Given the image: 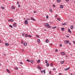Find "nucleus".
<instances>
[{"label": "nucleus", "mask_w": 75, "mask_h": 75, "mask_svg": "<svg viewBox=\"0 0 75 75\" xmlns=\"http://www.w3.org/2000/svg\"><path fill=\"white\" fill-rule=\"evenodd\" d=\"M45 26H46V27H47V28H51V26H50L48 23H46L45 24Z\"/></svg>", "instance_id": "obj_1"}, {"label": "nucleus", "mask_w": 75, "mask_h": 75, "mask_svg": "<svg viewBox=\"0 0 75 75\" xmlns=\"http://www.w3.org/2000/svg\"><path fill=\"white\" fill-rule=\"evenodd\" d=\"M24 23L25 24H28V22L27 20H25L24 21Z\"/></svg>", "instance_id": "obj_2"}, {"label": "nucleus", "mask_w": 75, "mask_h": 75, "mask_svg": "<svg viewBox=\"0 0 75 75\" xmlns=\"http://www.w3.org/2000/svg\"><path fill=\"white\" fill-rule=\"evenodd\" d=\"M61 55H65V53L64 52H61Z\"/></svg>", "instance_id": "obj_3"}, {"label": "nucleus", "mask_w": 75, "mask_h": 75, "mask_svg": "<svg viewBox=\"0 0 75 75\" xmlns=\"http://www.w3.org/2000/svg\"><path fill=\"white\" fill-rule=\"evenodd\" d=\"M69 69H70V67H69L68 68H65L64 69V70H65V71H68V70H69Z\"/></svg>", "instance_id": "obj_4"}, {"label": "nucleus", "mask_w": 75, "mask_h": 75, "mask_svg": "<svg viewBox=\"0 0 75 75\" xmlns=\"http://www.w3.org/2000/svg\"><path fill=\"white\" fill-rule=\"evenodd\" d=\"M16 23H15L13 24V26L14 27H16Z\"/></svg>", "instance_id": "obj_5"}, {"label": "nucleus", "mask_w": 75, "mask_h": 75, "mask_svg": "<svg viewBox=\"0 0 75 75\" xmlns=\"http://www.w3.org/2000/svg\"><path fill=\"white\" fill-rule=\"evenodd\" d=\"M69 41L68 40H66L64 42L65 44H68Z\"/></svg>", "instance_id": "obj_6"}, {"label": "nucleus", "mask_w": 75, "mask_h": 75, "mask_svg": "<svg viewBox=\"0 0 75 75\" xmlns=\"http://www.w3.org/2000/svg\"><path fill=\"white\" fill-rule=\"evenodd\" d=\"M11 8L12 10H14L16 8V7H14V6H12L11 7Z\"/></svg>", "instance_id": "obj_7"}, {"label": "nucleus", "mask_w": 75, "mask_h": 75, "mask_svg": "<svg viewBox=\"0 0 75 75\" xmlns=\"http://www.w3.org/2000/svg\"><path fill=\"white\" fill-rule=\"evenodd\" d=\"M6 71H7V72L10 74V70H9L8 69H6Z\"/></svg>", "instance_id": "obj_8"}, {"label": "nucleus", "mask_w": 75, "mask_h": 75, "mask_svg": "<svg viewBox=\"0 0 75 75\" xmlns=\"http://www.w3.org/2000/svg\"><path fill=\"white\" fill-rule=\"evenodd\" d=\"M45 42L47 43H48V42H49V40H48V39H47L46 40Z\"/></svg>", "instance_id": "obj_9"}, {"label": "nucleus", "mask_w": 75, "mask_h": 75, "mask_svg": "<svg viewBox=\"0 0 75 75\" xmlns=\"http://www.w3.org/2000/svg\"><path fill=\"white\" fill-rule=\"evenodd\" d=\"M5 44L6 46H8V45H9V44H8V43H6Z\"/></svg>", "instance_id": "obj_10"}, {"label": "nucleus", "mask_w": 75, "mask_h": 75, "mask_svg": "<svg viewBox=\"0 0 75 75\" xmlns=\"http://www.w3.org/2000/svg\"><path fill=\"white\" fill-rule=\"evenodd\" d=\"M31 20H33V21H35V19H34V18H33V17H32L31 18Z\"/></svg>", "instance_id": "obj_11"}, {"label": "nucleus", "mask_w": 75, "mask_h": 75, "mask_svg": "<svg viewBox=\"0 0 75 75\" xmlns=\"http://www.w3.org/2000/svg\"><path fill=\"white\" fill-rule=\"evenodd\" d=\"M38 69H40V70H41V67H40V66H38Z\"/></svg>", "instance_id": "obj_12"}, {"label": "nucleus", "mask_w": 75, "mask_h": 75, "mask_svg": "<svg viewBox=\"0 0 75 75\" xmlns=\"http://www.w3.org/2000/svg\"><path fill=\"white\" fill-rule=\"evenodd\" d=\"M68 31L70 33H71V30L69 28L68 29Z\"/></svg>", "instance_id": "obj_13"}, {"label": "nucleus", "mask_w": 75, "mask_h": 75, "mask_svg": "<svg viewBox=\"0 0 75 75\" xmlns=\"http://www.w3.org/2000/svg\"><path fill=\"white\" fill-rule=\"evenodd\" d=\"M61 29L62 31H64V29H65V28H61Z\"/></svg>", "instance_id": "obj_14"}, {"label": "nucleus", "mask_w": 75, "mask_h": 75, "mask_svg": "<svg viewBox=\"0 0 75 75\" xmlns=\"http://www.w3.org/2000/svg\"><path fill=\"white\" fill-rule=\"evenodd\" d=\"M57 1L58 3H60L61 2V0H57Z\"/></svg>", "instance_id": "obj_15"}, {"label": "nucleus", "mask_w": 75, "mask_h": 75, "mask_svg": "<svg viewBox=\"0 0 75 75\" xmlns=\"http://www.w3.org/2000/svg\"><path fill=\"white\" fill-rule=\"evenodd\" d=\"M27 44L26 43H24L23 44V45L24 46H26L27 45Z\"/></svg>", "instance_id": "obj_16"}, {"label": "nucleus", "mask_w": 75, "mask_h": 75, "mask_svg": "<svg viewBox=\"0 0 75 75\" xmlns=\"http://www.w3.org/2000/svg\"><path fill=\"white\" fill-rule=\"evenodd\" d=\"M60 8H63L64 6H63V5H60Z\"/></svg>", "instance_id": "obj_17"}, {"label": "nucleus", "mask_w": 75, "mask_h": 75, "mask_svg": "<svg viewBox=\"0 0 75 75\" xmlns=\"http://www.w3.org/2000/svg\"><path fill=\"white\" fill-rule=\"evenodd\" d=\"M38 43H40V40L39 39H38Z\"/></svg>", "instance_id": "obj_18"}, {"label": "nucleus", "mask_w": 75, "mask_h": 75, "mask_svg": "<svg viewBox=\"0 0 75 75\" xmlns=\"http://www.w3.org/2000/svg\"><path fill=\"white\" fill-rule=\"evenodd\" d=\"M54 64L52 63H51L50 64V66H54Z\"/></svg>", "instance_id": "obj_19"}, {"label": "nucleus", "mask_w": 75, "mask_h": 75, "mask_svg": "<svg viewBox=\"0 0 75 75\" xmlns=\"http://www.w3.org/2000/svg\"><path fill=\"white\" fill-rule=\"evenodd\" d=\"M70 28H71V29H72L74 28V26L73 25H71V26Z\"/></svg>", "instance_id": "obj_20"}, {"label": "nucleus", "mask_w": 75, "mask_h": 75, "mask_svg": "<svg viewBox=\"0 0 75 75\" xmlns=\"http://www.w3.org/2000/svg\"><path fill=\"white\" fill-rule=\"evenodd\" d=\"M62 25H67V23H62Z\"/></svg>", "instance_id": "obj_21"}, {"label": "nucleus", "mask_w": 75, "mask_h": 75, "mask_svg": "<svg viewBox=\"0 0 75 75\" xmlns=\"http://www.w3.org/2000/svg\"><path fill=\"white\" fill-rule=\"evenodd\" d=\"M11 22H13V21H14V20H13V19H11Z\"/></svg>", "instance_id": "obj_22"}, {"label": "nucleus", "mask_w": 75, "mask_h": 75, "mask_svg": "<svg viewBox=\"0 0 75 75\" xmlns=\"http://www.w3.org/2000/svg\"><path fill=\"white\" fill-rule=\"evenodd\" d=\"M61 64H64V61H61Z\"/></svg>", "instance_id": "obj_23"}, {"label": "nucleus", "mask_w": 75, "mask_h": 75, "mask_svg": "<svg viewBox=\"0 0 75 75\" xmlns=\"http://www.w3.org/2000/svg\"><path fill=\"white\" fill-rule=\"evenodd\" d=\"M9 27H11V28H13V26L11 25H9Z\"/></svg>", "instance_id": "obj_24"}, {"label": "nucleus", "mask_w": 75, "mask_h": 75, "mask_svg": "<svg viewBox=\"0 0 75 75\" xmlns=\"http://www.w3.org/2000/svg\"><path fill=\"white\" fill-rule=\"evenodd\" d=\"M57 20H58L59 21H61V19L59 18H57Z\"/></svg>", "instance_id": "obj_25"}, {"label": "nucleus", "mask_w": 75, "mask_h": 75, "mask_svg": "<svg viewBox=\"0 0 75 75\" xmlns=\"http://www.w3.org/2000/svg\"><path fill=\"white\" fill-rule=\"evenodd\" d=\"M28 37H30V38L32 37V36L30 35H28Z\"/></svg>", "instance_id": "obj_26"}, {"label": "nucleus", "mask_w": 75, "mask_h": 75, "mask_svg": "<svg viewBox=\"0 0 75 75\" xmlns=\"http://www.w3.org/2000/svg\"><path fill=\"white\" fill-rule=\"evenodd\" d=\"M57 28V27L56 26H55L54 27H52V29H54V28Z\"/></svg>", "instance_id": "obj_27"}, {"label": "nucleus", "mask_w": 75, "mask_h": 75, "mask_svg": "<svg viewBox=\"0 0 75 75\" xmlns=\"http://www.w3.org/2000/svg\"><path fill=\"white\" fill-rule=\"evenodd\" d=\"M40 60H38L37 61L38 63H40Z\"/></svg>", "instance_id": "obj_28"}, {"label": "nucleus", "mask_w": 75, "mask_h": 75, "mask_svg": "<svg viewBox=\"0 0 75 75\" xmlns=\"http://www.w3.org/2000/svg\"><path fill=\"white\" fill-rule=\"evenodd\" d=\"M15 69H16V70H18V68L17 67H16L15 68Z\"/></svg>", "instance_id": "obj_29"}, {"label": "nucleus", "mask_w": 75, "mask_h": 75, "mask_svg": "<svg viewBox=\"0 0 75 75\" xmlns=\"http://www.w3.org/2000/svg\"><path fill=\"white\" fill-rule=\"evenodd\" d=\"M28 34H27L25 35V37H28Z\"/></svg>", "instance_id": "obj_30"}, {"label": "nucleus", "mask_w": 75, "mask_h": 75, "mask_svg": "<svg viewBox=\"0 0 75 75\" xmlns=\"http://www.w3.org/2000/svg\"><path fill=\"white\" fill-rule=\"evenodd\" d=\"M43 72H44V74H45V70H44Z\"/></svg>", "instance_id": "obj_31"}, {"label": "nucleus", "mask_w": 75, "mask_h": 75, "mask_svg": "<svg viewBox=\"0 0 75 75\" xmlns=\"http://www.w3.org/2000/svg\"><path fill=\"white\" fill-rule=\"evenodd\" d=\"M31 63H33V62H34V61H33V60H32L31 61Z\"/></svg>", "instance_id": "obj_32"}, {"label": "nucleus", "mask_w": 75, "mask_h": 75, "mask_svg": "<svg viewBox=\"0 0 75 75\" xmlns=\"http://www.w3.org/2000/svg\"><path fill=\"white\" fill-rule=\"evenodd\" d=\"M1 8L2 9H4V7L1 6Z\"/></svg>", "instance_id": "obj_33"}, {"label": "nucleus", "mask_w": 75, "mask_h": 75, "mask_svg": "<svg viewBox=\"0 0 75 75\" xmlns=\"http://www.w3.org/2000/svg\"><path fill=\"white\" fill-rule=\"evenodd\" d=\"M47 66H49L50 65V64L49 63H47Z\"/></svg>", "instance_id": "obj_34"}, {"label": "nucleus", "mask_w": 75, "mask_h": 75, "mask_svg": "<svg viewBox=\"0 0 75 75\" xmlns=\"http://www.w3.org/2000/svg\"><path fill=\"white\" fill-rule=\"evenodd\" d=\"M26 61H28V62H30V59H27Z\"/></svg>", "instance_id": "obj_35"}, {"label": "nucleus", "mask_w": 75, "mask_h": 75, "mask_svg": "<svg viewBox=\"0 0 75 75\" xmlns=\"http://www.w3.org/2000/svg\"><path fill=\"white\" fill-rule=\"evenodd\" d=\"M45 62L46 64H47V62H48V61H47V60H46L45 61Z\"/></svg>", "instance_id": "obj_36"}, {"label": "nucleus", "mask_w": 75, "mask_h": 75, "mask_svg": "<svg viewBox=\"0 0 75 75\" xmlns=\"http://www.w3.org/2000/svg\"><path fill=\"white\" fill-rule=\"evenodd\" d=\"M23 43H24V42H23V41H21V44H23Z\"/></svg>", "instance_id": "obj_37"}, {"label": "nucleus", "mask_w": 75, "mask_h": 75, "mask_svg": "<svg viewBox=\"0 0 75 75\" xmlns=\"http://www.w3.org/2000/svg\"><path fill=\"white\" fill-rule=\"evenodd\" d=\"M46 17V18H48V15H47Z\"/></svg>", "instance_id": "obj_38"}, {"label": "nucleus", "mask_w": 75, "mask_h": 75, "mask_svg": "<svg viewBox=\"0 0 75 75\" xmlns=\"http://www.w3.org/2000/svg\"><path fill=\"white\" fill-rule=\"evenodd\" d=\"M51 71H49V74H50V75H51Z\"/></svg>", "instance_id": "obj_39"}, {"label": "nucleus", "mask_w": 75, "mask_h": 75, "mask_svg": "<svg viewBox=\"0 0 75 75\" xmlns=\"http://www.w3.org/2000/svg\"><path fill=\"white\" fill-rule=\"evenodd\" d=\"M26 20H30V18H27L26 19Z\"/></svg>", "instance_id": "obj_40"}, {"label": "nucleus", "mask_w": 75, "mask_h": 75, "mask_svg": "<svg viewBox=\"0 0 75 75\" xmlns=\"http://www.w3.org/2000/svg\"><path fill=\"white\" fill-rule=\"evenodd\" d=\"M20 64H22V65H23V62H20Z\"/></svg>", "instance_id": "obj_41"}, {"label": "nucleus", "mask_w": 75, "mask_h": 75, "mask_svg": "<svg viewBox=\"0 0 75 75\" xmlns=\"http://www.w3.org/2000/svg\"><path fill=\"white\" fill-rule=\"evenodd\" d=\"M53 7H55V5L54 4H53Z\"/></svg>", "instance_id": "obj_42"}, {"label": "nucleus", "mask_w": 75, "mask_h": 75, "mask_svg": "<svg viewBox=\"0 0 75 75\" xmlns=\"http://www.w3.org/2000/svg\"><path fill=\"white\" fill-rule=\"evenodd\" d=\"M59 46L60 47H62V44L60 45Z\"/></svg>", "instance_id": "obj_43"}, {"label": "nucleus", "mask_w": 75, "mask_h": 75, "mask_svg": "<svg viewBox=\"0 0 75 75\" xmlns=\"http://www.w3.org/2000/svg\"><path fill=\"white\" fill-rule=\"evenodd\" d=\"M50 12H52V9H50Z\"/></svg>", "instance_id": "obj_44"}, {"label": "nucleus", "mask_w": 75, "mask_h": 75, "mask_svg": "<svg viewBox=\"0 0 75 75\" xmlns=\"http://www.w3.org/2000/svg\"><path fill=\"white\" fill-rule=\"evenodd\" d=\"M55 52H57L58 51V50L56 49L55 50Z\"/></svg>", "instance_id": "obj_45"}, {"label": "nucleus", "mask_w": 75, "mask_h": 75, "mask_svg": "<svg viewBox=\"0 0 75 75\" xmlns=\"http://www.w3.org/2000/svg\"><path fill=\"white\" fill-rule=\"evenodd\" d=\"M36 37H37L38 38V37H39V35H36Z\"/></svg>", "instance_id": "obj_46"}, {"label": "nucleus", "mask_w": 75, "mask_h": 75, "mask_svg": "<svg viewBox=\"0 0 75 75\" xmlns=\"http://www.w3.org/2000/svg\"><path fill=\"white\" fill-rule=\"evenodd\" d=\"M71 42H69V45H71Z\"/></svg>", "instance_id": "obj_47"}, {"label": "nucleus", "mask_w": 75, "mask_h": 75, "mask_svg": "<svg viewBox=\"0 0 75 75\" xmlns=\"http://www.w3.org/2000/svg\"><path fill=\"white\" fill-rule=\"evenodd\" d=\"M22 35L23 36H24V33H23L22 34Z\"/></svg>", "instance_id": "obj_48"}, {"label": "nucleus", "mask_w": 75, "mask_h": 75, "mask_svg": "<svg viewBox=\"0 0 75 75\" xmlns=\"http://www.w3.org/2000/svg\"><path fill=\"white\" fill-rule=\"evenodd\" d=\"M53 69V70H54V71L56 70V69L55 68H54Z\"/></svg>", "instance_id": "obj_49"}, {"label": "nucleus", "mask_w": 75, "mask_h": 75, "mask_svg": "<svg viewBox=\"0 0 75 75\" xmlns=\"http://www.w3.org/2000/svg\"><path fill=\"white\" fill-rule=\"evenodd\" d=\"M17 4H19V2H18V1H17Z\"/></svg>", "instance_id": "obj_50"}, {"label": "nucleus", "mask_w": 75, "mask_h": 75, "mask_svg": "<svg viewBox=\"0 0 75 75\" xmlns=\"http://www.w3.org/2000/svg\"><path fill=\"white\" fill-rule=\"evenodd\" d=\"M69 0H66V1H69Z\"/></svg>", "instance_id": "obj_51"}, {"label": "nucleus", "mask_w": 75, "mask_h": 75, "mask_svg": "<svg viewBox=\"0 0 75 75\" xmlns=\"http://www.w3.org/2000/svg\"><path fill=\"white\" fill-rule=\"evenodd\" d=\"M18 7H20V5H18Z\"/></svg>", "instance_id": "obj_52"}, {"label": "nucleus", "mask_w": 75, "mask_h": 75, "mask_svg": "<svg viewBox=\"0 0 75 75\" xmlns=\"http://www.w3.org/2000/svg\"><path fill=\"white\" fill-rule=\"evenodd\" d=\"M34 13H37V12H36V11H34Z\"/></svg>", "instance_id": "obj_53"}, {"label": "nucleus", "mask_w": 75, "mask_h": 75, "mask_svg": "<svg viewBox=\"0 0 75 75\" xmlns=\"http://www.w3.org/2000/svg\"><path fill=\"white\" fill-rule=\"evenodd\" d=\"M73 43H74V44H75V41H73Z\"/></svg>", "instance_id": "obj_54"}, {"label": "nucleus", "mask_w": 75, "mask_h": 75, "mask_svg": "<svg viewBox=\"0 0 75 75\" xmlns=\"http://www.w3.org/2000/svg\"><path fill=\"white\" fill-rule=\"evenodd\" d=\"M10 21H11V20H10V19L8 20V21L9 22H10Z\"/></svg>", "instance_id": "obj_55"}, {"label": "nucleus", "mask_w": 75, "mask_h": 75, "mask_svg": "<svg viewBox=\"0 0 75 75\" xmlns=\"http://www.w3.org/2000/svg\"><path fill=\"white\" fill-rule=\"evenodd\" d=\"M22 51H24V49H23L22 50Z\"/></svg>", "instance_id": "obj_56"}, {"label": "nucleus", "mask_w": 75, "mask_h": 75, "mask_svg": "<svg viewBox=\"0 0 75 75\" xmlns=\"http://www.w3.org/2000/svg\"><path fill=\"white\" fill-rule=\"evenodd\" d=\"M1 42V40H0V44Z\"/></svg>", "instance_id": "obj_57"}, {"label": "nucleus", "mask_w": 75, "mask_h": 75, "mask_svg": "<svg viewBox=\"0 0 75 75\" xmlns=\"http://www.w3.org/2000/svg\"><path fill=\"white\" fill-rule=\"evenodd\" d=\"M59 75H62V74H61V73H60Z\"/></svg>", "instance_id": "obj_58"}, {"label": "nucleus", "mask_w": 75, "mask_h": 75, "mask_svg": "<svg viewBox=\"0 0 75 75\" xmlns=\"http://www.w3.org/2000/svg\"><path fill=\"white\" fill-rule=\"evenodd\" d=\"M50 45H52V43L50 44Z\"/></svg>", "instance_id": "obj_59"}, {"label": "nucleus", "mask_w": 75, "mask_h": 75, "mask_svg": "<svg viewBox=\"0 0 75 75\" xmlns=\"http://www.w3.org/2000/svg\"><path fill=\"white\" fill-rule=\"evenodd\" d=\"M2 65V64H1L0 63V66H1Z\"/></svg>", "instance_id": "obj_60"}, {"label": "nucleus", "mask_w": 75, "mask_h": 75, "mask_svg": "<svg viewBox=\"0 0 75 75\" xmlns=\"http://www.w3.org/2000/svg\"><path fill=\"white\" fill-rule=\"evenodd\" d=\"M66 37H69V36H68V35Z\"/></svg>", "instance_id": "obj_61"}, {"label": "nucleus", "mask_w": 75, "mask_h": 75, "mask_svg": "<svg viewBox=\"0 0 75 75\" xmlns=\"http://www.w3.org/2000/svg\"><path fill=\"white\" fill-rule=\"evenodd\" d=\"M41 73H42V72H43V71H41Z\"/></svg>", "instance_id": "obj_62"}, {"label": "nucleus", "mask_w": 75, "mask_h": 75, "mask_svg": "<svg viewBox=\"0 0 75 75\" xmlns=\"http://www.w3.org/2000/svg\"><path fill=\"white\" fill-rule=\"evenodd\" d=\"M70 75H72V74L71 73L70 74Z\"/></svg>", "instance_id": "obj_63"}, {"label": "nucleus", "mask_w": 75, "mask_h": 75, "mask_svg": "<svg viewBox=\"0 0 75 75\" xmlns=\"http://www.w3.org/2000/svg\"><path fill=\"white\" fill-rule=\"evenodd\" d=\"M59 28H57V30H59Z\"/></svg>", "instance_id": "obj_64"}]
</instances>
